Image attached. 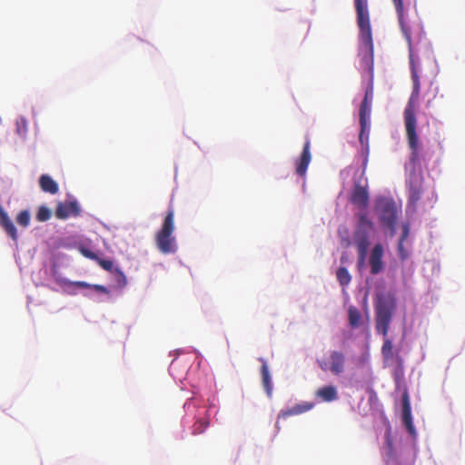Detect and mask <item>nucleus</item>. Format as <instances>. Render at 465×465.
Returning a JSON list of instances; mask_svg holds the SVG:
<instances>
[{
	"label": "nucleus",
	"mask_w": 465,
	"mask_h": 465,
	"mask_svg": "<svg viewBox=\"0 0 465 465\" xmlns=\"http://www.w3.org/2000/svg\"><path fill=\"white\" fill-rule=\"evenodd\" d=\"M397 308L396 298L391 294H380L375 303V328L384 338L381 346V355L385 364L396 363L394 377L399 379L403 375V360L399 352L393 351L392 341L388 338V331L394 312Z\"/></svg>",
	"instance_id": "nucleus-1"
},
{
	"label": "nucleus",
	"mask_w": 465,
	"mask_h": 465,
	"mask_svg": "<svg viewBox=\"0 0 465 465\" xmlns=\"http://www.w3.org/2000/svg\"><path fill=\"white\" fill-rule=\"evenodd\" d=\"M399 24L405 40L409 45V56L412 81L411 94L420 93V81L418 74L417 62L414 55V47L425 38L422 22L418 15H405L402 0H392Z\"/></svg>",
	"instance_id": "nucleus-2"
},
{
	"label": "nucleus",
	"mask_w": 465,
	"mask_h": 465,
	"mask_svg": "<svg viewBox=\"0 0 465 465\" xmlns=\"http://www.w3.org/2000/svg\"><path fill=\"white\" fill-rule=\"evenodd\" d=\"M420 99V94H411L407 105L404 109V125L406 137L410 148V163L416 167L420 165V155L419 137L417 134V119L415 115V105Z\"/></svg>",
	"instance_id": "nucleus-3"
},
{
	"label": "nucleus",
	"mask_w": 465,
	"mask_h": 465,
	"mask_svg": "<svg viewBox=\"0 0 465 465\" xmlns=\"http://www.w3.org/2000/svg\"><path fill=\"white\" fill-rule=\"evenodd\" d=\"M360 40L373 54V41L367 0H354Z\"/></svg>",
	"instance_id": "nucleus-4"
},
{
	"label": "nucleus",
	"mask_w": 465,
	"mask_h": 465,
	"mask_svg": "<svg viewBox=\"0 0 465 465\" xmlns=\"http://www.w3.org/2000/svg\"><path fill=\"white\" fill-rule=\"evenodd\" d=\"M376 211L381 225L393 233L397 221V206L395 202L390 198H380L376 203Z\"/></svg>",
	"instance_id": "nucleus-5"
},
{
	"label": "nucleus",
	"mask_w": 465,
	"mask_h": 465,
	"mask_svg": "<svg viewBox=\"0 0 465 465\" xmlns=\"http://www.w3.org/2000/svg\"><path fill=\"white\" fill-rule=\"evenodd\" d=\"M346 356L337 350L330 351L322 359H318L317 363L323 371H330L335 376L341 375L345 370Z\"/></svg>",
	"instance_id": "nucleus-6"
},
{
	"label": "nucleus",
	"mask_w": 465,
	"mask_h": 465,
	"mask_svg": "<svg viewBox=\"0 0 465 465\" xmlns=\"http://www.w3.org/2000/svg\"><path fill=\"white\" fill-rule=\"evenodd\" d=\"M173 215V211L170 210L164 219L162 229L156 234V245L163 253H168L172 251Z\"/></svg>",
	"instance_id": "nucleus-7"
},
{
	"label": "nucleus",
	"mask_w": 465,
	"mask_h": 465,
	"mask_svg": "<svg viewBox=\"0 0 465 465\" xmlns=\"http://www.w3.org/2000/svg\"><path fill=\"white\" fill-rule=\"evenodd\" d=\"M374 224L365 213L358 214V223L353 232V242L370 244V232Z\"/></svg>",
	"instance_id": "nucleus-8"
},
{
	"label": "nucleus",
	"mask_w": 465,
	"mask_h": 465,
	"mask_svg": "<svg viewBox=\"0 0 465 465\" xmlns=\"http://www.w3.org/2000/svg\"><path fill=\"white\" fill-rule=\"evenodd\" d=\"M423 177L421 173H411L408 181V201L415 207L421 198Z\"/></svg>",
	"instance_id": "nucleus-9"
},
{
	"label": "nucleus",
	"mask_w": 465,
	"mask_h": 465,
	"mask_svg": "<svg viewBox=\"0 0 465 465\" xmlns=\"http://www.w3.org/2000/svg\"><path fill=\"white\" fill-rule=\"evenodd\" d=\"M372 99L373 91L372 88H369L365 91V94L359 110V122L360 125L362 126L363 128L366 124H370Z\"/></svg>",
	"instance_id": "nucleus-10"
},
{
	"label": "nucleus",
	"mask_w": 465,
	"mask_h": 465,
	"mask_svg": "<svg viewBox=\"0 0 465 465\" xmlns=\"http://www.w3.org/2000/svg\"><path fill=\"white\" fill-rule=\"evenodd\" d=\"M383 246L381 243H376L371 250L369 264L371 266V274L377 275L383 270Z\"/></svg>",
	"instance_id": "nucleus-11"
},
{
	"label": "nucleus",
	"mask_w": 465,
	"mask_h": 465,
	"mask_svg": "<svg viewBox=\"0 0 465 465\" xmlns=\"http://www.w3.org/2000/svg\"><path fill=\"white\" fill-rule=\"evenodd\" d=\"M351 203L360 210H365L369 205V192L367 186L356 183L351 195Z\"/></svg>",
	"instance_id": "nucleus-12"
},
{
	"label": "nucleus",
	"mask_w": 465,
	"mask_h": 465,
	"mask_svg": "<svg viewBox=\"0 0 465 465\" xmlns=\"http://www.w3.org/2000/svg\"><path fill=\"white\" fill-rule=\"evenodd\" d=\"M401 404H402V422H403L406 430L410 433V435H411L412 437H415L416 430H415V427H414L413 421H412L411 407L409 394L407 391H405L402 394Z\"/></svg>",
	"instance_id": "nucleus-13"
},
{
	"label": "nucleus",
	"mask_w": 465,
	"mask_h": 465,
	"mask_svg": "<svg viewBox=\"0 0 465 465\" xmlns=\"http://www.w3.org/2000/svg\"><path fill=\"white\" fill-rule=\"evenodd\" d=\"M310 149L311 141L309 138H306L302 154L296 162V173L300 176H304L306 174L307 168L311 163L312 154Z\"/></svg>",
	"instance_id": "nucleus-14"
},
{
	"label": "nucleus",
	"mask_w": 465,
	"mask_h": 465,
	"mask_svg": "<svg viewBox=\"0 0 465 465\" xmlns=\"http://www.w3.org/2000/svg\"><path fill=\"white\" fill-rule=\"evenodd\" d=\"M79 214L80 208L75 201L59 203L55 210V216L58 219H66L70 216H78Z\"/></svg>",
	"instance_id": "nucleus-15"
},
{
	"label": "nucleus",
	"mask_w": 465,
	"mask_h": 465,
	"mask_svg": "<svg viewBox=\"0 0 465 465\" xmlns=\"http://www.w3.org/2000/svg\"><path fill=\"white\" fill-rule=\"evenodd\" d=\"M259 361L262 362L261 367V375H262V386L264 388V391L268 397H272V378L269 371L267 361L263 358H259Z\"/></svg>",
	"instance_id": "nucleus-16"
},
{
	"label": "nucleus",
	"mask_w": 465,
	"mask_h": 465,
	"mask_svg": "<svg viewBox=\"0 0 465 465\" xmlns=\"http://www.w3.org/2000/svg\"><path fill=\"white\" fill-rule=\"evenodd\" d=\"M312 407H313V404L310 403V402H303V403L296 404L295 406H293L288 410L281 411L278 415V419H281V418L286 419L287 417H290V416H294V415H299V414L304 413V412L310 411L311 409H312Z\"/></svg>",
	"instance_id": "nucleus-17"
},
{
	"label": "nucleus",
	"mask_w": 465,
	"mask_h": 465,
	"mask_svg": "<svg viewBox=\"0 0 465 465\" xmlns=\"http://www.w3.org/2000/svg\"><path fill=\"white\" fill-rule=\"evenodd\" d=\"M316 396L322 401L331 402L338 399L337 390L332 385H328L320 388L316 391Z\"/></svg>",
	"instance_id": "nucleus-18"
},
{
	"label": "nucleus",
	"mask_w": 465,
	"mask_h": 465,
	"mask_svg": "<svg viewBox=\"0 0 465 465\" xmlns=\"http://www.w3.org/2000/svg\"><path fill=\"white\" fill-rule=\"evenodd\" d=\"M39 184H40L41 189L44 192L49 193L52 194H55L59 190L57 183L55 181H54L52 179V177L47 174L41 175V177L39 179Z\"/></svg>",
	"instance_id": "nucleus-19"
},
{
	"label": "nucleus",
	"mask_w": 465,
	"mask_h": 465,
	"mask_svg": "<svg viewBox=\"0 0 465 465\" xmlns=\"http://www.w3.org/2000/svg\"><path fill=\"white\" fill-rule=\"evenodd\" d=\"M357 249L358 258H357V268L359 271H361L366 263L368 249L370 244L363 243H354Z\"/></svg>",
	"instance_id": "nucleus-20"
},
{
	"label": "nucleus",
	"mask_w": 465,
	"mask_h": 465,
	"mask_svg": "<svg viewBox=\"0 0 465 465\" xmlns=\"http://www.w3.org/2000/svg\"><path fill=\"white\" fill-rule=\"evenodd\" d=\"M349 323L351 328H357L361 325V313L354 306H350L348 310Z\"/></svg>",
	"instance_id": "nucleus-21"
},
{
	"label": "nucleus",
	"mask_w": 465,
	"mask_h": 465,
	"mask_svg": "<svg viewBox=\"0 0 465 465\" xmlns=\"http://www.w3.org/2000/svg\"><path fill=\"white\" fill-rule=\"evenodd\" d=\"M336 277H337L339 283L341 286H347L351 281V276L345 267H340L337 270Z\"/></svg>",
	"instance_id": "nucleus-22"
},
{
	"label": "nucleus",
	"mask_w": 465,
	"mask_h": 465,
	"mask_svg": "<svg viewBox=\"0 0 465 465\" xmlns=\"http://www.w3.org/2000/svg\"><path fill=\"white\" fill-rule=\"evenodd\" d=\"M15 132L20 136H25L28 131V121L24 116H19L15 121Z\"/></svg>",
	"instance_id": "nucleus-23"
},
{
	"label": "nucleus",
	"mask_w": 465,
	"mask_h": 465,
	"mask_svg": "<svg viewBox=\"0 0 465 465\" xmlns=\"http://www.w3.org/2000/svg\"><path fill=\"white\" fill-rule=\"evenodd\" d=\"M209 421L205 418H200L193 424V434H201L205 429L208 427Z\"/></svg>",
	"instance_id": "nucleus-24"
},
{
	"label": "nucleus",
	"mask_w": 465,
	"mask_h": 465,
	"mask_svg": "<svg viewBox=\"0 0 465 465\" xmlns=\"http://www.w3.org/2000/svg\"><path fill=\"white\" fill-rule=\"evenodd\" d=\"M31 216L27 210L21 211L16 216V222L23 227H27L30 223Z\"/></svg>",
	"instance_id": "nucleus-25"
},
{
	"label": "nucleus",
	"mask_w": 465,
	"mask_h": 465,
	"mask_svg": "<svg viewBox=\"0 0 465 465\" xmlns=\"http://www.w3.org/2000/svg\"><path fill=\"white\" fill-rule=\"evenodd\" d=\"M52 216V213L49 208L46 206H40L38 208L37 213H36V219L39 222H46L48 221Z\"/></svg>",
	"instance_id": "nucleus-26"
},
{
	"label": "nucleus",
	"mask_w": 465,
	"mask_h": 465,
	"mask_svg": "<svg viewBox=\"0 0 465 465\" xmlns=\"http://www.w3.org/2000/svg\"><path fill=\"white\" fill-rule=\"evenodd\" d=\"M100 267H102L104 271L106 272H114V262L113 261L111 260H106V259H103V258H100L98 257V260L95 261Z\"/></svg>",
	"instance_id": "nucleus-27"
},
{
	"label": "nucleus",
	"mask_w": 465,
	"mask_h": 465,
	"mask_svg": "<svg viewBox=\"0 0 465 465\" xmlns=\"http://www.w3.org/2000/svg\"><path fill=\"white\" fill-rule=\"evenodd\" d=\"M114 273H115L116 282H117L119 287H121V288L125 287L127 284V279H126V276L124 273V272L121 269L116 268V269H114Z\"/></svg>",
	"instance_id": "nucleus-28"
},
{
	"label": "nucleus",
	"mask_w": 465,
	"mask_h": 465,
	"mask_svg": "<svg viewBox=\"0 0 465 465\" xmlns=\"http://www.w3.org/2000/svg\"><path fill=\"white\" fill-rule=\"evenodd\" d=\"M370 128H371V124H366L364 128L362 126H361L359 141L361 144H363L364 143H368Z\"/></svg>",
	"instance_id": "nucleus-29"
},
{
	"label": "nucleus",
	"mask_w": 465,
	"mask_h": 465,
	"mask_svg": "<svg viewBox=\"0 0 465 465\" xmlns=\"http://www.w3.org/2000/svg\"><path fill=\"white\" fill-rule=\"evenodd\" d=\"M386 446H387V454L390 458L394 456V448L392 439L391 437L390 432L386 433Z\"/></svg>",
	"instance_id": "nucleus-30"
},
{
	"label": "nucleus",
	"mask_w": 465,
	"mask_h": 465,
	"mask_svg": "<svg viewBox=\"0 0 465 465\" xmlns=\"http://www.w3.org/2000/svg\"><path fill=\"white\" fill-rule=\"evenodd\" d=\"M81 252H82V254H83L84 257L89 258V259H91V260H93V261H96V260H98V257H99V256H98L96 253H94V252H92L91 250H89V249L83 248V249L81 250Z\"/></svg>",
	"instance_id": "nucleus-31"
},
{
	"label": "nucleus",
	"mask_w": 465,
	"mask_h": 465,
	"mask_svg": "<svg viewBox=\"0 0 465 465\" xmlns=\"http://www.w3.org/2000/svg\"><path fill=\"white\" fill-rule=\"evenodd\" d=\"M91 289H94V290H95V291H97V292H103V293H106V294H108V293H109L108 289H107L105 286H104V285H100V284H92Z\"/></svg>",
	"instance_id": "nucleus-32"
},
{
	"label": "nucleus",
	"mask_w": 465,
	"mask_h": 465,
	"mask_svg": "<svg viewBox=\"0 0 465 465\" xmlns=\"http://www.w3.org/2000/svg\"><path fill=\"white\" fill-rule=\"evenodd\" d=\"M74 286L79 287V288H84V289H91L92 284L87 283L85 282H74L71 283Z\"/></svg>",
	"instance_id": "nucleus-33"
},
{
	"label": "nucleus",
	"mask_w": 465,
	"mask_h": 465,
	"mask_svg": "<svg viewBox=\"0 0 465 465\" xmlns=\"http://www.w3.org/2000/svg\"><path fill=\"white\" fill-rule=\"evenodd\" d=\"M342 245L344 247H349L351 245V240L349 238H345L342 240Z\"/></svg>",
	"instance_id": "nucleus-34"
}]
</instances>
